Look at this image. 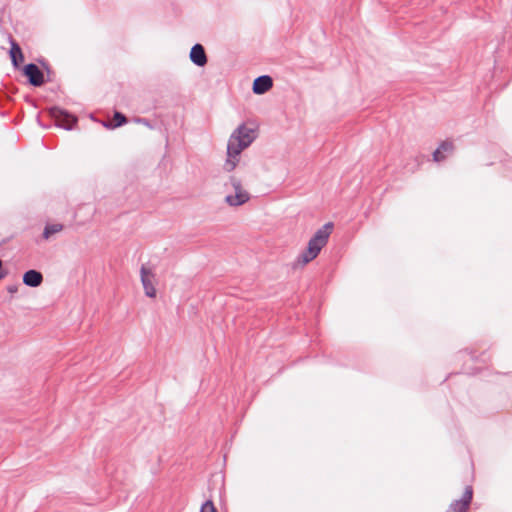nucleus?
<instances>
[{
    "label": "nucleus",
    "mask_w": 512,
    "mask_h": 512,
    "mask_svg": "<svg viewBox=\"0 0 512 512\" xmlns=\"http://www.w3.org/2000/svg\"><path fill=\"white\" fill-rule=\"evenodd\" d=\"M23 75L27 77L28 83L34 87H40L46 82L44 72L35 63L26 64L23 67Z\"/></svg>",
    "instance_id": "4"
},
{
    "label": "nucleus",
    "mask_w": 512,
    "mask_h": 512,
    "mask_svg": "<svg viewBox=\"0 0 512 512\" xmlns=\"http://www.w3.org/2000/svg\"><path fill=\"white\" fill-rule=\"evenodd\" d=\"M237 163H238V159L237 157H229L227 158L225 164H224V169L227 171V172H231L233 171L236 166H237Z\"/></svg>",
    "instance_id": "16"
},
{
    "label": "nucleus",
    "mask_w": 512,
    "mask_h": 512,
    "mask_svg": "<svg viewBox=\"0 0 512 512\" xmlns=\"http://www.w3.org/2000/svg\"><path fill=\"white\" fill-rule=\"evenodd\" d=\"M189 57L191 62L198 67H204L208 62L205 49L199 43L193 45V47L190 50Z\"/></svg>",
    "instance_id": "8"
},
{
    "label": "nucleus",
    "mask_w": 512,
    "mask_h": 512,
    "mask_svg": "<svg viewBox=\"0 0 512 512\" xmlns=\"http://www.w3.org/2000/svg\"><path fill=\"white\" fill-rule=\"evenodd\" d=\"M136 122L143 124L144 126L150 128V129H153V125L151 124L150 120L147 118H137Z\"/></svg>",
    "instance_id": "19"
},
{
    "label": "nucleus",
    "mask_w": 512,
    "mask_h": 512,
    "mask_svg": "<svg viewBox=\"0 0 512 512\" xmlns=\"http://www.w3.org/2000/svg\"><path fill=\"white\" fill-rule=\"evenodd\" d=\"M114 123L104 124L107 128H117L127 123V117L118 111H115L113 116Z\"/></svg>",
    "instance_id": "14"
},
{
    "label": "nucleus",
    "mask_w": 512,
    "mask_h": 512,
    "mask_svg": "<svg viewBox=\"0 0 512 512\" xmlns=\"http://www.w3.org/2000/svg\"><path fill=\"white\" fill-rule=\"evenodd\" d=\"M10 43H11V47H10V51H9L10 59H11L12 65L15 68H18L20 66V64L24 61V55H23L21 47L14 39L11 38Z\"/></svg>",
    "instance_id": "11"
},
{
    "label": "nucleus",
    "mask_w": 512,
    "mask_h": 512,
    "mask_svg": "<svg viewBox=\"0 0 512 512\" xmlns=\"http://www.w3.org/2000/svg\"><path fill=\"white\" fill-rule=\"evenodd\" d=\"M49 115L55 120L56 126L65 130H72L78 122V118L75 115L58 106L49 108Z\"/></svg>",
    "instance_id": "3"
},
{
    "label": "nucleus",
    "mask_w": 512,
    "mask_h": 512,
    "mask_svg": "<svg viewBox=\"0 0 512 512\" xmlns=\"http://www.w3.org/2000/svg\"><path fill=\"white\" fill-rule=\"evenodd\" d=\"M257 133L255 129L247 127L245 124H241L231 134L227 144V156L237 157L240 153L250 146L256 139Z\"/></svg>",
    "instance_id": "2"
},
{
    "label": "nucleus",
    "mask_w": 512,
    "mask_h": 512,
    "mask_svg": "<svg viewBox=\"0 0 512 512\" xmlns=\"http://www.w3.org/2000/svg\"><path fill=\"white\" fill-rule=\"evenodd\" d=\"M16 291H17V287H16V286H10V287H8V292H10V293H14V292H16Z\"/></svg>",
    "instance_id": "20"
},
{
    "label": "nucleus",
    "mask_w": 512,
    "mask_h": 512,
    "mask_svg": "<svg viewBox=\"0 0 512 512\" xmlns=\"http://www.w3.org/2000/svg\"><path fill=\"white\" fill-rule=\"evenodd\" d=\"M273 87V79L269 75H261L255 78L252 91L254 94L262 95Z\"/></svg>",
    "instance_id": "7"
},
{
    "label": "nucleus",
    "mask_w": 512,
    "mask_h": 512,
    "mask_svg": "<svg viewBox=\"0 0 512 512\" xmlns=\"http://www.w3.org/2000/svg\"><path fill=\"white\" fill-rule=\"evenodd\" d=\"M333 226L332 222H327L315 232L309 240L306 250L298 257V262L305 265L318 256L321 249L327 244Z\"/></svg>",
    "instance_id": "1"
},
{
    "label": "nucleus",
    "mask_w": 512,
    "mask_h": 512,
    "mask_svg": "<svg viewBox=\"0 0 512 512\" xmlns=\"http://www.w3.org/2000/svg\"><path fill=\"white\" fill-rule=\"evenodd\" d=\"M230 184L231 186L234 188L235 190V193H245L247 192L246 190H244L242 188V183H241V180L235 176H231L230 179Z\"/></svg>",
    "instance_id": "15"
},
{
    "label": "nucleus",
    "mask_w": 512,
    "mask_h": 512,
    "mask_svg": "<svg viewBox=\"0 0 512 512\" xmlns=\"http://www.w3.org/2000/svg\"><path fill=\"white\" fill-rule=\"evenodd\" d=\"M141 282L145 291V295L150 298L156 296V289L153 284L154 274L145 265L141 266L140 269Z\"/></svg>",
    "instance_id": "6"
},
{
    "label": "nucleus",
    "mask_w": 512,
    "mask_h": 512,
    "mask_svg": "<svg viewBox=\"0 0 512 512\" xmlns=\"http://www.w3.org/2000/svg\"><path fill=\"white\" fill-rule=\"evenodd\" d=\"M5 277V273L0 271V280Z\"/></svg>",
    "instance_id": "21"
},
{
    "label": "nucleus",
    "mask_w": 512,
    "mask_h": 512,
    "mask_svg": "<svg viewBox=\"0 0 512 512\" xmlns=\"http://www.w3.org/2000/svg\"><path fill=\"white\" fill-rule=\"evenodd\" d=\"M23 283L31 288L39 287L43 282V275L40 271L30 269L23 274Z\"/></svg>",
    "instance_id": "10"
},
{
    "label": "nucleus",
    "mask_w": 512,
    "mask_h": 512,
    "mask_svg": "<svg viewBox=\"0 0 512 512\" xmlns=\"http://www.w3.org/2000/svg\"><path fill=\"white\" fill-rule=\"evenodd\" d=\"M42 65H43V67H44V69H45V71L47 73L46 81H51L52 80L51 77H52V74H53V71L51 70V67L47 63H45V62H42Z\"/></svg>",
    "instance_id": "18"
},
{
    "label": "nucleus",
    "mask_w": 512,
    "mask_h": 512,
    "mask_svg": "<svg viewBox=\"0 0 512 512\" xmlns=\"http://www.w3.org/2000/svg\"><path fill=\"white\" fill-rule=\"evenodd\" d=\"M473 499V487L466 486L461 499L451 502L445 512H467Z\"/></svg>",
    "instance_id": "5"
},
{
    "label": "nucleus",
    "mask_w": 512,
    "mask_h": 512,
    "mask_svg": "<svg viewBox=\"0 0 512 512\" xmlns=\"http://www.w3.org/2000/svg\"><path fill=\"white\" fill-rule=\"evenodd\" d=\"M250 199V195L248 192L245 193H235L233 195H227L225 197V202L232 207H238L246 202H248Z\"/></svg>",
    "instance_id": "12"
},
{
    "label": "nucleus",
    "mask_w": 512,
    "mask_h": 512,
    "mask_svg": "<svg viewBox=\"0 0 512 512\" xmlns=\"http://www.w3.org/2000/svg\"><path fill=\"white\" fill-rule=\"evenodd\" d=\"M64 229L63 224L60 223H54V224H47L44 227V231L42 233V238L44 240H48L52 235L61 232Z\"/></svg>",
    "instance_id": "13"
},
{
    "label": "nucleus",
    "mask_w": 512,
    "mask_h": 512,
    "mask_svg": "<svg viewBox=\"0 0 512 512\" xmlns=\"http://www.w3.org/2000/svg\"><path fill=\"white\" fill-rule=\"evenodd\" d=\"M455 149L454 143L451 140H445L440 143L438 148L433 152V160L435 162H442L447 158V155L453 153Z\"/></svg>",
    "instance_id": "9"
},
{
    "label": "nucleus",
    "mask_w": 512,
    "mask_h": 512,
    "mask_svg": "<svg viewBox=\"0 0 512 512\" xmlns=\"http://www.w3.org/2000/svg\"><path fill=\"white\" fill-rule=\"evenodd\" d=\"M200 512H218L214 503L211 501V500H207L205 501L201 508H200Z\"/></svg>",
    "instance_id": "17"
}]
</instances>
